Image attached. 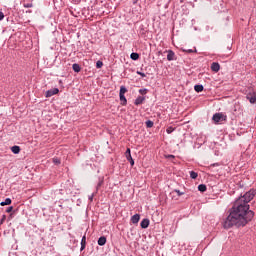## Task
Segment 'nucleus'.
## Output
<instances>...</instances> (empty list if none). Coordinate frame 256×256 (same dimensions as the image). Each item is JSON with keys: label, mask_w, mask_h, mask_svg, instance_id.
I'll list each match as a JSON object with an SVG mask.
<instances>
[{"label": "nucleus", "mask_w": 256, "mask_h": 256, "mask_svg": "<svg viewBox=\"0 0 256 256\" xmlns=\"http://www.w3.org/2000/svg\"><path fill=\"white\" fill-rule=\"evenodd\" d=\"M256 195V190L252 189L240 196L229 209V215L222 222L224 229H231V227H245L247 223L253 221L255 212L249 210V202L252 201Z\"/></svg>", "instance_id": "obj_1"}, {"label": "nucleus", "mask_w": 256, "mask_h": 256, "mask_svg": "<svg viewBox=\"0 0 256 256\" xmlns=\"http://www.w3.org/2000/svg\"><path fill=\"white\" fill-rule=\"evenodd\" d=\"M245 95H246L247 101H249V103H251V105H255V103H256V89L253 88V87H248L245 90Z\"/></svg>", "instance_id": "obj_2"}, {"label": "nucleus", "mask_w": 256, "mask_h": 256, "mask_svg": "<svg viewBox=\"0 0 256 256\" xmlns=\"http://www.w3.org/2000/svg\"><path fill=\"white\" fill-rule=\"evenodd\" d=\"M125 93H127V87L121 86L120 87V92H119V97H120V105L125 107L127 105V98L125 97Z\"/></svg>", "instance_id": "obj_3"}, {"label": "nucleus", "mask_w": 256, "mask_h": 256, "mask_svg": "<svg viewBox=\"0 0 256 256\" xmlns=\"http://www.w3.org/2000/svg\"><path fill=\"white\" fill-rule=\"evenodd\" d=\"M125 157H126L127 161H129L131 167H133V165H135V160H133V157L131 156L130 148H127V150L125 152Z\"/></svg>", "instance_id": "obj_4"}, {"label": "nucleus", "mask_w": 256, "mask_h": 256, "mask_svg": "<svg viewBox=\"0 0 256 256\" xmlns=\"http://www.w3.org/2000/svg\"><path fill=\"white\" fill-rule=\"evenodd\" d=\"M57 93H59V88H53L46 91L45 97H53V95H57Z\"/></svg>", "instance_id": "obj_5"}, {"label": "nucleus", "mask_w": 256, "mask_h": 256, "mask_svg": "<svg viewBox=\"0 0 256 256\" xmlns=\"http://www.w3.org/2000/svg\"><path fill=\"white\" fill-rule=\"evenodd\" d=\"M167 61H175V52L173 50H166Z\"/></svg>", "instance_id": "obj_6"}, {"label": "nucleus", "mask_w": 256, "mask_h": 256, "mask_svg": "<svg viewBox=\"0 0 256 256\" xmlns=\"http://www.w3.org/2000/svg\"><path fill=\"white\" fill-rule=\"evenodd\" d=\"M143 103H145V96H138L135 101H134V105H143Z\"/></svg>", "instance_id": "obj_7"}, {"label": "nucleus", "mask_w": 256, "mask_h": 256, "mask_svg": "<svg viewBox=\"0 0 256 256\" xmlns=\"http://www.w3.org/2000/svg\"><path fill=\"white\" fill-rule=\"evenodd\" d=\"M221 69V65L217 62H213L211 64V70L214 71V73H219V70Z\"/></svg>", "instance_id": "obj_8"}, {"label": "nucleus", "mask_w": 256, "mask_h": 256, "mask_svg": "<svg viewBox=\"0 0 256 256\" xmlns=\"http://www.w3.org/2000/svg\"><path fill=\"white\" fill-rule=\"evenodd\" d=\"M149 219L148 218H144L141 223H140V226L142 229H147V227H149Z\"/></svg>", "instance_id": "obj_9"}, {"label": "nucleus", "mask_w": 256, "mask_h": 256, "mask_svg": "<svg viewBox=\"0 0 256 256\" xmlns=\"http://www.w3.org/2000/svg\"><path fill=\"white\" fill-rule=\"evenodd\" d=\"M212 119L215 123H219V121H221V119H223V114L216 113L213 115Z\"/></svg>", "instance_id": "obj_10"}, {"label": "nucleus", "mask_w": 256, "mask_h": 256, "mask_svg": "<svg viewBox=\"0 0 256 256\" xmlns=\"http://www.w3.org/2000/svg\"><path fill=\"white\" fill-rule=\"evenodd\" d=\"M141 219V215L139 214H134L131 217V223H133L134 225H136V223H139V220Z\"/></svg>", "instance_id": "obj_11"}, {"label": "nucleus", "mask_w": 256, "mask_h": 256, "mask_svg": "<svg viewBox=\"0 0 256 256\" xmlns=\"http://www.w3.org/2000/svg\"><path fill=\"white\" fill-rule=\"evenodd\" d=\"M11 151L12 153H14V155H19V153H21V147L15 145L11 147Z\"/></svg>", "instance_id": "obj_12"}, {"label": "nucleus", "mask_w": 256, "mask_h": 256, "mask_svg": "<svg viewBox=\"0 0 256 256\" xmlns=\"http://www.w3.org/2000/svg\"><path fill=\"white\" fill-rule=\"evenodd\" d=\"M107 243V237L105 236H101L98 239V245H100V247H103V245H105Z\"/></svg>", "instance_id": "obj_13"}, {"label": "nucleus", "mask_w": 256, "mask_h": 256, "mask_svg": "<svg viewBox=\"0 0 256 256\" xmlns=\"http://www.w3.org/2000/svg\"><path fill=\"white\" fill-rule=\"evenodd\" d=\"M86 245H87V237L83 236L82 240H81V248H80V250L83 251L85 249Z\"/></svg>", "instance_id": "obj_14"}, {"label": "nucleus", "mask_w": 256, "mask_h": 256, "mask_svg": "<svg viewBox=\"0 0 256 256\" xmlns=\"http://www.w3.org/2000/svg\"><path fill=\"white\" fill-rule=\"evenodd\" d=\"M72 69H73V71H74L75 73H80V72H81V66H80L79 64H77V63H74V64L72 65Z\"/></svg>", "instance_id": "obj_15"}, {"label": "nucleus", "mask_w": 256, "mask_h": 256, "mask_svg": "<svg viewBox=\"0 0 256 256\" xmlns=\"http://www.w3.org/2000/svg\"><path fill=\"white\" fill-rule=\"evenodd\" d=\"M203 89H204V87H203V85H201V84H196V85L194 86V91H196V93H201V92H203Z\"/></svg>", "instance_id": "obj_16"}, {"label": "nucleus", "mask_w": 256, "mask_h": 256, "mask_svg": "<svg viewBox=\"0 0 256 256\" xmlns=\"http://www.w3.org/2000/svg\"><path fill=\"white\" fill-rule=\"evenodd\" d=\"M198 191H200V193H205V191H207V185L205 184L198 185Z\"/></svg>", "instance_id": "obj_17"}, {"label": "nucleus", "mask_w": 256, "mask_h": 256, "mask_svg": "<svg viewBox=\"0 0 256 256\" xmlns=\"http://www.w3.org/2000/svg\"><path fill=\"white\" fill-rule=\"evenodd\" d=\"M130 58L132 59V61H137L139 59V53L132 52Z\"/></svg>", "instance_id": "obj_18"}, {"label": "nucleus", "mask_w": 256, "mask_h": 256, "mask_svg": "<svg viewBox=\"0 0 256 256\" xmlns=\"http://www.w3.org/2000/svg\"><path fill=\"white\" fill-rule=\"evenodd\" d=\"M12 201L11 198H6L5 201L1 202V207H5V205H11Z\"/></svg>", "instance_id": "obj_19"}, {"label": "nucleus", "mask_w": 256, "mask_h": 256, "mask_svg": "<svg viewBox=\"0 0 256 256\" xmlns=\"http://www.w3.org/2000/svg\"><path fill=\"white\" fill-rule=\"evenodd\" d=\"M190 177L191 179H197V177H199V174H197V172L195 171H190Z\"/></svg>", "instance_id": "obj_20"}, {"label": "nucleus", "mask_w": 256, "mask_h": 256, "mask_svg": "<svg viewBox=\"0 0 256 256\" xmlns=\"http://www.w3.org/2000/svg\"><path fill=\"white\" fill-rule=\"evenodd\" d=\"M153 125H155V124L153 123V121H151V120L146 121V127H147L148 129H151V127H153Z\"/></svg>", "instance_id": "obj_21"}, {"label": "nucleus", "mask_w": 256, "mask_h": 256, "mask_svg": "<svg viewBox=\"0 0 256 256\" xmlns=\"http://www.w3.org/2000/svg\"><path fill=\"white\" fill-rule=\"evenodd\" d=\"M173 131H175V128H173V126H170L166 129V133H168V135H171V133H173Z\"/></svg>", "instance_id": "obj_22"}, {"label": "nucleus", "mask_w": 256, "mask_h": 256, "mask_svg": "<svg viewBox=\"0 0 256 256\" xmlns=\"http://www.w3.org/2000/svg\"><path fill=\"white\" fill-rule=\"evenodd\" d=\"M101 67H103V62L101 60H98L96 62V69H101Z\"/></svg>", "instance_id": "obj_23"}, {"label": "nucleus", "mask_w": 256, "mask_h": 256, "mask_svg": "<svg viewBox=\"0 0 256 256\" xmlns=\"http://www.w3.org/2000/svg\"><path fill=\"white\" fill-rule=\"evenodd\" d=\"M147 88H144V89H140L139 90V93H140V95H147Z\"/></svg>", "instance_id": "obj_24"}, {"label": "nucleus", "mask_w": 256, "mask_h": 256, "mask_svg": "<svg viewBox=\"0 0 256 256\" xmlns=\"http://www.w3.org/2000/svg\"><path fill=\"white\" fill-rule=\"evenodd\" d=\"M174 193H177L178 197H181V195H185V192H181L180 190L175 189Z\"/></svg>", "instance_id": "obj_25"}, {"label": "nucleus", "mask_w": 256, "mask_h": 256, "mask_svg": "<svg viewBox=\"0 0 256 256\" xmlns=\"http://www.w3.org/2000/svg\"><path fill=\"white\" fill-rule=\"evenodd\" d=\"M6 219H7V217L5 215H3L2 218L0 219V227L5 223Z\"/></svg>", "instance_id": "obj_26"}, {"label": "nucleus", "mask_w": 256, "mask_h": 256, "mask_svg": "<svg viewBox=\"0 0 256 256\" xmlns=\"http://www.w3.org/2000/svg\"><path fill=\"white\" fill-rule=\"evenodd\" d=\"M53 163H55V165H61V160L58 158H53Z\"/></svg>", "instance_id": "obj_27"}, {"label": "nucleus", "mask_w": 256, "mask_h": 256, "mask_svg": "<svg viewBox=\"0 0 256 256\" xmlns=\"http://www.w3.org/2000/svg\"><path fill=\"white\" fill-rule=\"evenodd\" d=\"M25 9H31L33 7V3H26L24 4Z\"/></svg>", "instance_id": "obj_28"}, {"label": "nucleus", "mask_w": 256, "mask_h": 256, "mask_svg": "<svg viewBox=\"0 0 256 256\" xmlns=\"http://www.w3.org/2000/svg\"><path fill=\"white\" fill-rule=\"evenodd\" d=\"M136 73L137 75H140V77H143V78L147 77V75L141 71H137Z\"/></svg>", "instance_id": "obj_29"}, {"label": "nucleus", "mask_w": 256, "mask_h": 256, "mask_svg": "<svg viewBox=\"0 0 256 256\" xmlns=\"http://www.w3.org/2000/svg\"><path fill=\"white\" fill-rule=\"evenodd\" d=\"M182 51L184 53H195V51L193 49H188V50L182 49Z\"/></svg>", "instance_id": "obj_30"}, {"label": "nucleus", "mask_w": 256, "mask_h": 256, "mask_svg": "<svg viewBox=\"0 0 256 256\" xmlns=\"http://www.w3.org/2000/svg\"><path fill=\"white\" fill-rule=\"evenodd\" d=\"M11 211H13V206H9V207L6 209V213H11Z\"/></svg>", "instance_id": "obj_31"}, {"label": "nucleus", "mask_w": 256, "mask_h": 256, "mask_svg": "<svg viewBox=\"0 0 256 256\" xmlns=\"http://www.w3.org/2000/svg\"><path fill=\"white\" fill-rule=\"evenodd\" d=\"M3 19H5V14H3V12L0 11V21H3Z\"/></svg>", "instance_id": "obj_32"}, {"label": "nucleus", "mask_w": 256, "mask_h": 256, "mask_svg": "<svg viewBox=\"0 0 256 256\" xmlns=\"http://www.w3.org/2000/svg\"><path fill=\"white\" fill-rule=\"evenodd\" d=\"M93 197H95V194L88 196L89 201H93Z\"/></svg>", "instance_id": "obj_33"}, {"label": "nucleus", "mask_w": 256, "mask_h": 256, "mask_svg": "<svg viewBox=\"0 0 256 256\" xmlns=\"http://www.w3.org/2000/svg\"><path fill=\"white\" fill-rule=\"evenodd\" d=\"M167 159H175V156H173V155H168V156H167Z\"/></svg>", "instance_id": "obj_34"}, {"label": "nucleus", "mask_w": 256, "mask_h": 256, "mask_svg": "<svg viewBox=\"0 0 256 256\" xmlns=\"http://www.w3.org/2000/svg\"><path fill=\"white\" fill-rule=\"evenodd\" d=\"M98 187H101V183H100V184H98Z\"/></svg>", "instance_id": "obj_35"}]
</instances>
